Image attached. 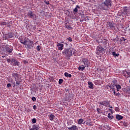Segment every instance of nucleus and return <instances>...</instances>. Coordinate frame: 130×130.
I'll list each match as a JSON object with an SVG mask.
<instances>
[{
	"label": "nucleus",
	"mask_w": 130,
	"mask_h": 130,
	"mask_svg": "<svg viewBox=\"0 0 130 130\" xmlns=\"http://www.w3.org/2000/svg\"><path fill=\"white\" fill-rule=\"evenodd\" d=\"M112 2L111 0H105V1L102 3L100 5L101 8L104 11H107L110 7H111V4Z\"/></svg>",
	"instance_id": "obj_1"
},
{
	"label": "nucleus",
	"mask_w": 130,
	"mask_h": 130,
	"mask_svg": "<svg viewBox=\"0 0 130 130\" xmlns=\"http://www.w3.org/2000/svg\"><path fill=\"white\" fill-rule=\"evenodd\" d=\"M63 55L66 56L67 59L68 60L71 59V56L73 55V50L71 48L64 49L62 52Z\"/></svg>",
	"instance_id": "obj_2"
},
{
	"label": "nucleus",
	"mask_w": 130,
	"mask_h": 130,
	"mask_svg": "<svg viewBox=\"0 0 130 130\" xmlns=\"http://www.w3.org/2000/svg\"><path fill=\"white\" fill-rule=\"evenodd\" d=\"M12 76L14 78L16 85H20L22 83V79H21V75L20 74L14 73L12 74Z\"/></svg>",
	"instance_id": "obj_3"
},
{
	"label": "nucleus",
	"mask_w": 130,
	"mask_h": 130,
	"mask_svg": "<svg viewBox=\"0 0 130 130\" xmlns=\"http://www.w3.org/2000/svg\"><path fill=\"white\" fill-rule=\"evenodd\" d=\"M107 28L108 30H116V31H117V30H118V28H117V29H115L114 25L111 22H107Z\"/></svg>",
	"instance_id": "obj_4"
},
{
	"label": "nucleus",
	"mask_w": 130,
	"mask_h": 130,
	"mask_svg": "<svg viewBox=\"0 0 130 130\" xmlns=\"http://www.w3.org/2000/svg\"><path fill=\"white\" fill-rule=\"evenodd\" d=\"M3 48H4V50L8 53H12L13 52V47H9V45L3 46Z\"/></svg>",
	"instance_id": "obj_5"
},
{
	"label": "nucleus",
	"mask_w": 130,
	"mask_h": 130,
	"mask_svg": "<svg viewBox=\"0 0 130 130\" xmlns=\"http://www.w3.org/2000/svg\"><path fill=\"white\" fill-rule=\"evenodd\" d=\"M26 45V48L28 49H32V48L34 47V43H33V41L30 40L27 41V43H26V45Z\"/></svg>",
	"instance_id": "obj_6"
},
{
	"label": "nucleus",
	"mask_w": 130,
	"mask_h": 130,
	"mask_svg": "<svg viewBox=\"0 0 130 130\" xmlns=\"http://www.w3.org/2000/svg\"><path fill=\"white\" fill-rule=\"evenodd\" d=\"M19 63H20V62H19L16 59L14 58H11V62L10 63L11 66H14V67H19Z\"/></svg>",
	"instance_id": "obj_7"
},
{
	"label": "nucleus",
	"mask_w": 130,
	"mask_h": 130,
	"mask_svg": "<svg viewBox=\"0 0 130 130\" xmlns=\"http://www.w3.org/2000/svg\"><path fill=\"white\" fill-rule=\"evenodd\" d=\"M99 104H101V105H103V106H106V107H108L110 104V102L109 101H105L103 102H99Z\"/></svg>",
	"instance_id": "obj_8"
},
{
	"label": "nucleus",
	"mask_w": 130,
	"mask_h": 130,
	"mask_svg": "<svg viewBox=\"0 0 130 130\" xmlns=\"http://www.w3.org/2000/svg\"><path fill=\"white\" fill-rule=\"evenodd\" d=\"M96 51V54H99L100 53H102L103 52V51H104V48L101 46H99L97 47Z\"/></svg>",
	"instance_id": "obj_9"
},
{
	"label": "nucleus",
	"mask_w": 130,
	"mask_h": 130,
	"mask_svg": "<svg viewBox=\"0 0 130 130\" xmlns=\"http://www.w3.org/2000/svg\"><path fill=\"white\" fill-rule=\"evenodd\" d=\"M82 62L84 64L86 68H88L89 67V64H90V62L89 61V60H88L87 58L83 59L82 60Z\"/></svg>",
	"instance_id": "obj_10"
},
{
	"label": "nucleus",
	"mask_w": 130,
	"mask_h": 130,
	"mask_svg": "<svg viewBox=\"0 0 130 130\" xmlns=\"http://www.w3.org/2000/svg\"><path fill=\"white\" fill-rule=\"evenodd\" d=\"M3 38H4L5 40H7V39H9L10 38H13V34L9 33V34L5 35L3 36Z\"/></svg>",
	"instance_id": "obj_11"
},
{
	"label": "nucleus",
	"mask_w": 130,
	"mask_h": 130,
	"mask_svg": "<svg viewBox=\"0 0 130 130\" xmlns=\"http://www.w3.org/2000/svg\"><path fill=\"white\" fill-rule=\"evenodd\" d=\"M122 75L124 76V77H125V78H128L130 77V72L128 71H123L122 72Z\"/></svg>",
	"instance_id": "obj_12"
},
{
	"label": "nucleus",
	"mask_w": 130,
	"mask_h": 130,
	"mask_svg": "<svg viewBox=\"0 0 130 130\" xmlns=\"http://www.w3.org/2000/svg\"><path fill=\"white\" fill-rule=\"evenodd\" d=\"M57 46L58 48V50H62L63 49V47L64 46V45L61 43H57Z\"/></svg>",
	"instance_id": "obj_13"
},
{
	"label": "nucleus",
	"mask_w": 130,
	"mask_h": 130,
	"mask_svg": "<svg viewBox=\"0 0 130 130\" xmlns=\"http://www.w3.org/2000/svg\"><path fill=\"white\" fill-rule=\"evenodd\" d=\"M69 130H79V128L76 125H72L71 127H68Z\"/></svg>",
	"instance_id": "obj_14"
},
{
	"label": "nucleus",
	"mask_w": 130,
	"mask_h": 130,
	"mask_svg": "<svg viewBox=\"0 0 130 130\" xmlns=\"http://www.w3.org/2000/svg\"><path fill=\"white\" fill-rule=\"evenodd\" d=\"M65 27L67 28V29H68L69 30H73V27H72L69 22H67L65 23Z\"/></svg>",
	"instance_id": "obj_15"
},
{
	"label": "nucleus",
	"mask_w": 130,
	"mask_h": 130,
	"mask_svg": "<svg viewBox=\"0 0 130 130\" xmlns=\"http://www.w3.org/2000/svg\"><path fill=\"white\" fill-rule=\"evenodd\" d=\"M35 14H33V12L32 11H29L28 13H27V16L31 18V19H33V18H34V16Z\"/></svg>",
	"instance_id": "obj_16"
},
{
	"label": "nucleus",
	"mask_w": 130,
	"mask_h": 130,
	"mask_svg": "<svg viewBox=\"0 0 130 130\" xmlns=\"http://www.w3.org/2000/svg\"><path fill=\"white\" fill-rule=\"evenodd\" d=\"M88 88L89 89H93L94 88V84L92 82L88 81Z\"/></svg>",
	"instance_id": "obj_17"
},
{
	"label": "nucleus",
	"mask_w": 130,
	"mask_h": 130,
	"mask_svg": "<svg viewBox=\"0 0 130 130\" xmlns=\"http://www.w3.org/2000/svg\"><path fill=\"white\" fill-rule=\"evenodd\" d=\"M40 128V127H39V125H34L32 126V127L30 128V130H38L39 129V128Z\"/></svg>",
	"instance_id": "obj_18"
},
{
	"label": "nucleus",
	"mask_w": 130,
	"mask_h": 130,
	"mask_svg": "<svg viewBox=\"0 0 130 130\" xmlns=\"http://www.w3.org/2000/svg\"><path fill=\"white\" fill-rule=\"evenodd\" d=\"M123 118V116L119 115V114H117L116 115V119L117 120H121Z\"/></svg>",
	"instance_id": "obj_19"
},
{
	"label": "nucleus",
	"mask_w": 130,
	"mask_h": 130,
	"mask_svg": "<svg viewBox=\"0 0 130 130\" xmlns=\"http://www.w3.org/2000/svg\"><path fill=\"white\" fill-rule=\"evenodd\" d=\"M54 117H55V116H54V115H53L52 114L49 115V118L50 120H51V121H52V120H53V119H54Z\"/></svg>",
	"instance_id": "obj_20"
},
{
	"label": "nucleus",
	"mask_w": 130,
	"mask_h": 130,
	"mask_svg": "<svg viewBox=\"0 0 130 130\" xmlns=\"http://www.w3.org/2000/svg\"><path fill=\"white\" fill-rule=\"evenodd\" d=\"M20 43L23 44V45H26V43H27V40H25L24 41L23 40V39H20Z\"/></svg>",
	"instance_id": "obj_21"
},
{
	"label": "nucleus",
	"mask_w": 130,
	"mask_h": 130,
	"mask_svg": "<svg viewBox=\"0 0 130 130\" xmlns=\"http://www.w3.org/2000/svg\"><path fill=\"white\" fill-rule=\"evenodd\" d=\"M84 70H85V66H84V65H82V66L78 67L79 71H81L82 72H83V71H84Z\"/></svg>",
	"instance_id": "obj_22"
},
{
	"label": "nucleus",
	"mask_w": 130,
	"mask_h": 130,
	"mask_svg": "<svg viewBox=\"0 0 130 130\" xmlns=\"http://www.w3.org/2000/svg\"><path fill=\"white\" fill-rule=\"evenodd\" d=\"M116 88L117 89V92H118L120 89H121V86L119 84H116Z\"/></svg>",
	"instance_id": "obj_23"
},
{
	"label": "nucleus",
	"mask_w": 130,
	"mask_h": 130,
	"mask_svg": "<svg viewBox=\"0 0 130 130\" xmlns=\"http://www.w3.org/2000/svg\"><path fill=\"white\" fill-rule=\"evenodd\" d=\"M12 24L13 23L12 22V21H10L9 22H7L6 26H7V27H8L9 28H11V27H12Z\"/></svg>",
	"instance_id": "obj_24"
},
{
	"label": "nucleus",
	"mask_w": 130,
	"mask_h": 130,
	"mask_svg": "<svg viewBox=\"0 0 130 130\" xmlns=\"http://www.w3.org/2000/svg\"><path fill=\"white\" fill-rule=\"evenodd\" d=\"M65 77H67V78H72V74H69L68 72H66L64 73Z\"/></svg>",
	"instance_id": "obj_25"
},
{
	"label": "nucleus",
	"mask_w": 130,
	"mask_h": 130,
	"mask_svg": "<svg viewBox=\"0 0 130 130\" xmlns=\"http://www.w3.org/2000/svg\"><path fill=\"white\" fill-rule=\"evenodd\" d=\"M11 83L13 88L16 87V82H15V81H14L13 79H11Z\"/></svg>",
	"instance_id": "obj_26"
},
{
	"label": "nucleus",
	"mask_w": 130,
	"mask_h": 130,
	"mask_svg": "<svg viewBox=\"0 0 130 130\" xmlns=\"http://www.w3.org/2000/svg\"><path fill=\"white\" fill-rule=\"evenodd\" d=\"M84 121V119H79L78 120V124H81V123H83V122Z\"/></svg>",
	"instance_id": "obj_27"
},
{
	"label": "nucleus",
	"mask_w": 130,
	"mask_h": 130,
	"mask_svg": "<svg viewBox=\"0 0 130 130\" xmlns=\"http://www.w3.org/2000/svg\"><path fill=\"white\" fill-rule=\"evenodd\" d=\"M78 8L80 9V6H79V5H77L76 8L74 9V12H75V13H78Z\"/></svg>",
	"instance_id": "obj_28"
},
{
	"label": "nucleus",
	"mask_w": 130,
	"mask_h": 130,
	"mask_svg": "<svg viewBox=\"0 0 130 130\" xmlns=\"http://www.w3.org/2000/svg\"><path fill=\"white\" fill-rule=\"evenodd\" d=\"M112 54V55H113V56H115V57H116V56H119V54L116 53L115 51L113 52Z\"/></svg>",
	"instance_id": "obj_29"
},
{
	"label": "nucleus",
	"mask_w": 130,
	"mask_h": 130,
	"mask_svg": "<svg viewBox=\"0 0 130 130\" xmlns=\"http://www.w3.org/2000/svg\"><path fill=\"white\" fill-rule=\"evenodd\" d=\"M108 117L109 119H110V120L112 119L113 118V116H111V114H110V113L108 114Z\"/></svg>",
	"instance_id": "obj_30"
},
{
	"label": "nucleus",
	"mask_w": 130,
	"mask_h": 130,
	"mask_svg": "<svg viewBox=\"0 0 130 130\" xmlns=\"http://www.w3.org/2000/svg\"><path fill=\"white\" fill-rule=\"evenodd\" d=\"M0 25H2V26H6L7 22L0 21Z\"/></svg>",
	"instance_id": "obj_31"
},
{
	"label": "nucleus",
	"mask_w": 130,
	"mask_h": 130,
	"mask_svg": "<svg viewBox=\"0 0 130 130\" xmlns=\"http://www.w3.org/2000/svg\"><path fill=\"white\" fill-rule=\"evenodd\" d=\"M86 124L90 126H92V125H93V124H92V122L91 121L86 122Z\"/></svg>",
	"instance_id": "obj_32"
},
{
	"label": "nucleus",
	"mask_w": 130,
	"mask_h": 130,
	"mask_svg": "<svg viewBox=\"0 0 130 130\" xmlns=\"http://www.w3.org/2000/svg\"><path fill=\"white\" fill-rule=\"evenodd\" d=\"M111 87H112V88H114V87H116V84L114 82H113L111 84Z\"/></svg>",
	"instance_id": "obj_33"
},
{
	"label": "nucleus",
	"mask_w": 130,
	"mask_h": 130,
	"mask_svg": "<svg viewBox=\"0 0 130 130\" xmlns=\"http://www.w3.org/2000/svg\"><path fill=\"white\" fill-rule=\"evenodd\" d=\"M108 41V40H107L106 39H104V40H103L102 41V43H105V44H107Z\"/></svg>",
	"instance_id": "obj_34"
},
{
	"label": "nucleus",
	"mask_w": 130,
	"mask_h": 130,
	"mask_svg": "<svg viewBox=\"0 0 130 130\" xmlns=\"http://www.w3.org/2000/svg\"><path fill=\"white\" fill-rule=\"evenodd\" d=\"M31 121H32V123H36L37 120L36 119V118H34L31 120Z\"/></svg>",
	"instance_id": "obj_35"
},
{
	"label": "nucleus",
	"mask_w": 130,
	"mask_h": 130,
	"mask_svg": "<svg viewBox=\"0 0 130 130\" xmlns=\"http://www.w3.org/2000/svg\"><path fill=\"white\" fill-rule=\"evenodd\" d=\"M124 90H126V92H128V91H130V86H127L125 88H124Z\"/></svg>",
	"instance_id": "obj_36"
},
{
	"label": "nucleus",
	"mask_w": 130,
	"mask_h": 130,
	"mask_svg": "<svg viewBox=\"0 0 130 130\" xmlns=\"http://www.w3.org/2000/svg\"><path fill=\"white\" fill-rule=\"evenodd\" d=\"M67 40H68V41H70V42H72L73 41V39L71 37H69L67 39Z\"/></svg>",
	"instance_id": "obj_37"
},
{
	"label": "nucleus",
	"mask_w": 130,
	"mask_h": 130,
	"mask_svg": "<svg viewBox=\"0 0 130 130\" xmlns=\"http://www.w3.org/2000/svg\"><path fill=\"white\" fill-rule=\"evenodd\" d=\"M107 88L109 90H112V87H111V85H107Z\"/></svg>",
	"instance_id": "obj_38"
},
{
	"label": "nucleus",
	"mask_w": 130,
	"mask_h": 130,
	"mask_svg": "<svg viewBox=\"0 0 130 130\" xmlns=\"http://www.w3.org/2000/svg\"><path fill=\"white\" fill-rule=\"evenodd\" d=\"M41 46L40 45L38 46L37 47V50H38V51H40V48H41Z\"/></svg>",
	"instance_id": "obj_39"
},
{
	"label": "nucleus",
	"mask_w": 130,
	"mask_h": 130,
	"mask_svg": "<svg viewBox=\"0 0 130 130\" xmlns=\"http://www.w3.org/2000/svg\"><path fill=\"white\" fill-rule=\"evenodd\" d=\"M62 82H63V80L60 79L59 80V84L60 85V84H62Z\"/></svg>",
	"instance_id": "obj_40"
},
{
	"label": "nucleus",
	"mask_w": 130,
	"mask_h": 130,
	"mask_svg": "<svg viewBox=\"0 0 130 130\" xmlns=\"http://www.w3.org/2000/svg\"><path fill=\"white\" fill-rule=\"evenodd\" d=\"M7 87L8 88H10V87H12V84H11V83H8V84H7Z\"/></svg>",
	"instance_id": "obj_41"
},
{
	"label": "nucleus",
	"mask_w": 130,
	"mask_h": 130,
	"mask_svg": "<svg viewBox=\"0 0 130 130\" xmlns=\"http://www.w3.org/2000/svg\"><path fill=\"white\" fill-rule=\"evenodd\" d=\"M33 109H34V110H36L37 109V106H36V105H34Z\"/></svg>",
	"instance_id": "obj_42"
},
{
	"label": "nucleus",
	"mask_w": 130,
	"mask_h": 130,
	"mask_svg": "<svg viewBox=\"0 0 130 130\" xmlns=\"http://www.w3.org/2000/svg\"><path fill=\"white\" fill-rule=\"evenodd\" d=\"M44 3H45V4H46V5H49V1L46 2V1L45 0L44 1Z\"/></svg>",
	"instance_id": "obj_43"
},
{
	"label": "nucleus",
	"mask_w": 130,
	"mask_h": 130,
	"mask_svg": "<svg viewBox=\"0 0 130 130\" xmlns=\"http://www.w3.org/2000/svg\"><path fill=\"white\" fill-rule=\"evenodd\" d=\"M115 111L118 112L119 111V108L118 107H116L115 109Z\"/></svg>",
	"instance_id": "obj_44"
},
{
	"label": "nucleus",
	"mask_w": 130,
	"mask_h": 130,
	"mask_svg": "<svg viewBox=\"0 0 130 130\" xmlns=\"http://www.w3.org/2000/svg\"><path fill=\"white\" fill-rule=\"evenodd\" d=\"M32 101H34V102H35V101H36V98H35V97H32Z\"/></svg>",
	"instance_id": "obj_45"
},
{
	"label": "nucleus",
	"mask_w": 130,
	"mask_h": 130,
	"mask_svg": "<svg viewBox=\"0 0 130 130\" xmlns=\"http://www.w3.org/2000/svg\"><path fill=\"white\" fill-rule=\"evenodd\" d=\"M96 110H97L98 113H101L100 112V110H100V109L99 108H97Z\"/></svg>",
	"instance_id": "obj_46"
},
{
	"label": "nucleus",
	"mask_w": 130,
	"mask_h": 130,
	"mask_svg": "<svg viewBox=\"0 0 130 130\" xmlns=\"http://www.w3.org/2000/svg\"><path fill=\"white\" fill-rule=\"evenodd\" d=\"M7 62L10 63L11 62L12 59H7Z\"/></svg>",
	"instance_id": "obj_47"
},
{
	"label": "nucleus",
	"mask_w": 130,
	"mask_h": 130,
	"mask_svg": "<svg viewBox=\"0 0 130 130\" xmlns=\"http://www.w3.org/2000/svg\"><path fill=\"white\" fill-rule=\"evenodd\" d=\"M127 11H128V10H124V14H125V15H126V16H127V13H126V12H127Z\"/></svg>",
	"instance_id": "obj_48"
},
{
	"label": "nucleus",
	"mask_w": 130,
	"mask_h": 130,
	"mask_svg": "<svg viewBox=\"0 0 130 130\" xmlns=\"http://www.w3.org/2000/svg\"><path fill=\"white\" fill-rule=\"evenodd\" d=\"M119 92L116 93V95L115 96H118L119 95Z\"/></svg>",
	"instance_id": "obj_49"
},
{
	"label": "nucleus",
	"mask_w": 130,
	"mask_h": 130,
	"mask_svg": "<svg viewBox=\"0 0 130 130\" xmlns=\"http://www.w3.org/2000/svg\"><path fill=\"white\" fill-rule=\"evenodd\" d=\"M113 92H115V88H112Z\"/></svg>",
	"instance_id": "obj_50"
},
{
	"label": "nucleus",
	"mask_w": 130,
	"mask_h": 130,
	"mask_svg": "<svg viewBox=\"0 0 130 130\" xmlns=\"http://www.w3.org/2000/svg\"><path fill=\"white\" fill-rule=\"evenodd\" d=\"M113 93H114V95L115 96V95L116 94V92H115V91H114Z\"/></svg>",
	"instance_id": "obj_51"
},
{
	"label": "nucleus",
	"mask_w": 130,
	"mask_h": 130,
	"mask_svg": "<svg viewBox=\"0 0 130 130\" xmlns=\"http://www.w3.org/2000/svg\"><path fill=\"white\" fill-rule=\"evenodd\" d=\"M85 123H86V121H85V122L83 123V124H85Z\"/></svg>",
	"instance_id": "obj_52"
},
{
	"label": "nucleus",
	"mask_w": 130,
	"mask_h": 130,
	"mask_svg": "<svg viewBox=\"0 0 130 130\" xmlns=\"http://www.w3.org/2000/svg\"><path fill=\"white\" fill-rule=\"evenodd\" d=\"M108 129H110V127H108Z\"/></svg>",
	"instance_id": "obj_53"
},
{
	"label": "nucleus",
	"mask_w": 130,
	"mask_h": 130,
	"mask_svg": "<svg viewBox=\"0 0 130 130\" xmlns=\"http://www.w3.org/2000/svg\"><path fill=\"white\" fill-rule=\"evenodd\" d=\"M2 57H3V58L5 57V56H2Z\"/></svg>",
	"instance_id": "obj_54"
},
{
	"label": "nucleus",
	"mask_w": 130,
	"mask_h": 130,
	"mask_svg": "<svg viewBox=\"0 0 130 130\" xmlns=\"http://www.w3.org/2000/svg\"><path fill=\"white\" fill-rule=\"evenodd\" d=\"M110 108H112V107H111Z\"/></svg>",
	"instance_id": "obj_55"
},
{
	"label": "nucleus",
	"mask_w": 130,
	"mask_h": 130,
	"mask_svg": "<svg viewBox=\"0 0 130 130\" xmlns=\"http://www.w3.org/2000/svg\"><path fill=\"white\" fill-rule=\"evenodd\" d=\"M124 41H125V39H124Z\"/></svg>",
	"instance_id": "obj_56"
},
{
	"label": "nucleus",
	"mask_w": 130,
	"mask_h": 130,
	"mask_svg": "<svg viewBox=\"0 0 130 130\" xmlns=\"http://www.w3.org/2000/svg\"><path fill=\"white\" fill-rule=\"evenodd\" d=\"M125 92H127L126 90H125Z\"/></svg>",
	"instance_id": "obj_57"
},
{
	"label": "nucleus",
	"mask_w": 130,
	"mask_h": 130,
	"mask_svg": "<svg viewBox=\"0 0 130 130\" xmlns=\"http://www.w3.org/2000/svg\"><path fill=\"white\" fill-rule=\"evenodd\" d=\"M1 1H3V0H1Z\"/></svg>",
	"instance_id": "obj_58"
}]
</instances>
